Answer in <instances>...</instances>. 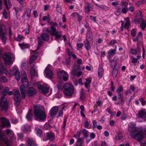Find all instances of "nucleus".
<instances>
[{
  "label": "nucleus",
  "mask_w": 146,
  "mask_h": 146,
  "mask_svg": "<svg viewBox=\"0 0 146 146\" xmlns=\"http://www.w3.org/2000/svg\"><path fill=\"white\" fill-rule=\"evenodd\" d=\"M22 76L21 82L22 85L20 87L22 98L24 99L25 98L26 92L29 97L34 96L36 94V90L33 87H31L29 88L27 91H26V88L29 86L28 80L25 73H23Z\"/></svg>",
  "instance_id": "f257e3e1"
},
{
  "label": "nucleus",
  "mask_w": 146,
  "mask_h": 146,
  "mask_svg": "<svg viewBox=\"0 0 146 146\" xmlns=\"http://www.w3.org/2000/svg\"><path fill=\"white\" fill-rule=\"evenodd\" d=\"M34 112L35 117L41 120L44 121L46 118L45 110L44 107L39 104L34 106Z\"/></svg>",
  "instance_id": "f03ea898"
},
{
  "label": "nucleus",
  "mask_w": 146,
  "mask_h": 146,
  "mask_svg": "<svg viewBox=\"0 0 146 146\" xmlns=\"http://www.w3.org/2000/svg\"><path fill=\"white\" fill-rule=\"evenodd\" d=\"M9 90V88L7 87H5L3 90V95L0 98V107H1V110L2 111H6L8 108V102L5 97L7 94Z\"/></svg>",
  "instance_id": "7ed1b4c3"
},
{
  "label": "nucleus",
  "mask_w": 146,
  "mask_h": 146,
  "mask_svg": "<svg viewBox=\"0 0 146 146\" xmlns=\"http://www.w3.org/2000/svg\"><path fill=\"white\" fill-rule=\"evenodd\" d=\"M64 93L65 96L70 97L72 96L74 91L73 86L68 83L65 84L63 86Z\"/></svg>",
  "instance_id": "20e7f679"
},
{
  "label": "nucleus",
  "mask_w": 146,
  "mask_h": 146,
  "mask_svg": "<svg viewBox=\"0 0 146 146\" xmlns=\"http://www.w3.org/2000/svg\"><path fill=\"white\" fill-rule=\"evenodd\" d=\"M6 134L11 136V137L9 139H5L4 140V142L7 146H9L12 142L15 140V137L13 132L10 129H8L7 130Z\"/></svg>",
  "instance_id": "39448f33"
},
{
  "label": "nucleus",
  "mask_w": 146,
  "mask_h": 146,
  "mask_svg": "<svg viewBox=\"0 0 146 146\" xmlns=\"http://www.w3.org/2000/svg\"><path fill=\"white\" fill-rule=\"evenodd\" d=\"M3 57L5 64L9 65L12 64L14 60V56L12 53L8 52L5 53Z\"/></svg>",
  "instance_id": "423d86ee"
},
{
  "label": "nucleus",
  "mask_w": 146,
  "mask_h": 146,
  "mask_svg": "<svg viewBox=\"0 0 146 146\" xmlns=\"http://www.w3.org/2000/svg\"><path fill=\"white\" fill-rule=\"evenodd\" d=\"M80 66L79 64H76L74 65L72 69V73L73 75L75 76L77 75L78 77L81 76L82 73L81 71H79Z\"/></svg>",
  "instance_id": "0eeeda50"
},
{
  "label": "nucleus",
  "mask_w": 146,
  "mask_h": 146,
  "mask_svg": "<svg viewBox=\"0 0 146 146\" xmlns=\"http://www.w3.org/2000/svg\"><path fill=\"white\" fill-rule=\"evenodd\" d=\"M13 99L14 100V104L16 106L19 105L20 103L21 98L19 90H17L15 92Z\"/></svg>",
  "instance_id": "6e6552de"
},
{
  "label": "nucleus",
  "mask_w": 146,
  "mask_h": 146,
  "mask_svg": "<svg viewBox=\"0 0 146 146\" xmlns=\"http://www.w3.org/2000/svg\"><path fill=\"white\" fill-rule=\"evenodd\" d=\"M58 77L60 79H62L65 81H67L68 78V75L67 72L64 70H61L58 72Z\"/></svg>",
  "instance_id": "1a4fd4ad"
},
{
  "label": "nucleus",
  "mask_w": 146,
  "mask_h": 146,
  "mask_svg": "<svg viewBox=\"0 0 146 146\" xmlns=\"http://www.w3.org/2000/svg\"><path fill=\"white\" fill-rule=\"evenodd\" d=\"M37 86L44 94H46L48 92L49 88L46 84H44L43 85L38 84Z\"/></svg>",
  "instance_id": "9d476101"
},
{
  "label": "nucleus",
  "mask_w": 146,
  "mask_h": 146,
  "mask_svg": "<svg viewBox=\"0 0 146 146\" xmlns=\"http://www.w3.org/2000/svg\"><path fill=\"white\" fill-rule=\"evenodd\" d=\"M0 37L4 44H5L7 39V33L5 30L2 29H0Z\"/></svg>",
  "instance_id": "9b49d317"
},
{
  "label": "nucleus",
  "mask_w": 146,
  "mask_h": 146,
  "mask_svg": "<svg viewBox=\"0 0 146 146\" xmlns=\"http://www.w3.org/2000/svg\"><path fill=\"white\" fill-rule=\"evenodd\" d=\"M51 67V65L48 64L44 70V73L45 76L48 78H51L52 77L53 73L50 69Z\"/></svg>",
  "instance_id": "f8f14e48"
},
{
  "label": "nucleus",
  "mask_w": 146,
  "mask_h": 146,
  "mask_svg": "<svg viewBox=\"0 0 146 146\" xmlns=\"http://www.w3.org/2000/svg\"><path fill=\"white\" fill-rule=\"evenodd\" d=\"M11 75L13 74L15 76V78L17 80H19L20 78V73L16 67H14L12 69L10 72Z\"/></svg>",
  "instance_id": "ddd939ff"
},
{
  "label": "nucleus",
  "mask_w": 146,
  "mask_h": 146,
  "mask_svg": "<svg viewBox=\"0 0 146 146\" xmlns=\"http://www.w3.org/2000/svg\"><path fill=\"white\" fill-rule=\"evenodd\" d=\"M1 122L2 124L1 127L2 128L5 127H10L11 124L9 120L6 118L1 117Z\"/></svg>",
  "instance_id": "4468645a"
},
{
  "label": "nucleus",
  "mask_w": 146,
  "mask_h": 146,
  "mask_svg": "<svg viewBox=\"0 0 146 146\" xmlns=\"http://www.w3.org/2000/svg\"><path fill=\"white\" fill-rule=\"evenodd\" d=\"M50 25L51 27H48L46 29V32L49 33L51 32H54L56 31V28L55 27L58 25L57 23L53 22H51Z\"/></svg>",
  "instance_id": "2eb2a0df"
},
{
  "label": "nucleus",
  "mask_w": 146,
  "mask_h": 146,
  "mask_svg": "<svg viewBox=\"0 0 146 146\" xmlns=\"http://www.w3.org/2000/svg\"><path fill=\"white\" fill-rule=\"evenodd\" d=\"M140 17L141 18L139 21L140 24V27L141 28L142 30H144L145 28L146 27V21L142 19L143 17V15L141 12L139 11Z\"/></svg>",
  "instance_id": "dca6fc26"
},
{
  "label": "nucleus",
  "mask_w": 146,
  "mask_h": 146,
  "mask_svg": "<svg viewBox=\"0 0 146 146\" xmlns=\"http://www.w3.org/2000/svg\"><path fill=\"white\" fill-rule=\"evenodd\" d=\"M62 32L61 31H56L54 32H51L49 33L51 35L55 36L56 37L55 40H58V39L60 38L62 36Z\"/></svg>",
  "instance_id": "f3484780"
},
{
  "label": "nucleus",
  "mask_w": 146,
  "mask_h": 146,
  "mask_svg": "<svg viewBox=\"0 0 146 146\" xmlns=\"http://www.w3.org/2000/svg\"><path fill=\"white\" fill-rule=\"evenodd\" d=\"M58 110V107L55 106L52 107L50 111V113L51 117H52L56 115Z\"/></svg>",
  "instance_id": "a211bd4d"
},
{
  "label": "nucleus",
  "mask_w": 146,
  "mask_h": 146,
  "mask_svg": "<svg viewBox=\"0 0 146 146\" xmlns=\"http://www.w3.org/2000/svg\"><path fill=\"white\" fill-rule=\"evenodd\" d=\"M92 44L93 41L85 40L84 47L87 50H89L91 48Z\"/></svg>",
  "instance_id": "6ab92c4d"
},
{
  "label": "nucleus",
  "mask_w": 146,
  "mask_h": 146,
  "mask_svg": "<svg viewBox=\"0 0 146 146\" xmlns=\"http://www.w3.org/2000/svg\"><path fill=\"white\" fill-rule=\"evenodd\" d=\"M142 33L141 32H139L138 35L136 37H134L133 38V41L134 42L137 41V45H138V43L142 41Z\"/></svg>",
  "instance_id": "aec40b11"
},
{
  "label": "nucleus",
  "mask_w": 146,
  "mask_h": 146,
  "mask_svg": "<svg viewBox=\"0 0 146 146\" xmlns=\"http://www.w3.org/2000/svg\"><path fill=\"white\" fill-rule=\"evenodd\" d=\"M31 12L30 8H28L26 9V12L23 16V18L25 19L28 20L29 19Z\"/></svg>",
  "instance_id": "412c9836"
},
{
  "label": "nucleus",
  "mask_w": 146,
  "mask_h": 146,
  "mask_svg": "<svg viewBox=\"0 0 146 146\" xmlns=\"http://www.w3.org/2000/svg\"><path fill=\"white\" fill-rule=\"evenodd\" d=\"M93 36L92 32L90 31H88L86 36V40L93 41Z\"/></svg>",
  "instance_id": "4be33fe9"
},
{
  "label": "nucleus",
  "mask_w": 146,
  "mask_h": 146,
  "mask_svg": "<svg viewBox=\"0 0 146 146\" xmlns=\"http://www.w3.org/2000/svg\"><path fill=\"white\" fill-rule=\"evenodd\" d=\"M30 74L31 77L38 76L37 72L36 71L35 68L33 66H31L30 70Z\"/></svg>",
  "instance_id": "5701e85b"
},
{
  "label": "nucleus",
  "mask_w": 146,
  "mask_h": 146,
  "mask_svg": "<svg viewBox=\"0 0 146 146\" xmlns=\"http://www.w3.org/2000/svg\"><path fill=\"white\" fill-rule=\"evenodd\" d=\"M140 117L143 119L146 117V111L145 109L140 110L138 113Z\"/></svg>",
  "instance_id": "b1692460"
},
{
  "label": "nucleus",
  "mask_w": 146,
  "mask_h": 146,
  "mask_svg": "<svg viewBox=\"0 0 146 146\" xmlns=\"http://www.w3.org/2000/svg\"><path fill=\"white\" fill-rule=\"evenodd\" d=\"M3 1L4 5L7 9H9L11 7L12 5L10 0H3Z\"/></svg>",
  "instance_id": "393cba45"
},
{
  "label": "nucleus",
  "mask_w": 146,
  "mask_h": 146,
  "mask_svg": "<svg viewBox=\"0 0 146 146\" xmlns=\"http://www.w3.org/2000/svg\"><path fill=\"white\" fill-rule=\"evenodd\" d=\"M109 62L111 63L110 66L113 69L115 68V66L116 65V59L115 58L113 59H110L109 58Z\"/></svg>",
  "instance_id": "a878e982"
},
{
  "label": "nucleus",
  "mask_w": 146,
  "mask_h": 146,
  "mask_svg": "<svg viewBox=\"0 0 146 146\" xmlns=\"http://www.w3.org/2000/svg\"><path fill=\"white\" fill-rule=\"evenodd\" d=\"M32 110L31 109L29 110L26 116V117L28 120L31 121L33 119V115L32 113Z\"/></svg>",
  "instance_id": "bb28decb"
},
{
  "label": "nucleus",
  "mask_w": 146,
  "mask_h": 146,
  "mask_svg": "<svg viewBox=\"0 0 146 146\" xmlns=\"http://www.w3.org/2000/svg\"><path fill=\"white\" fill-rule=\"evenodd\" d=\"M103 69L102 65L100 64L98 68V77L101 78L103 76Z\"/></svg>",
  "instance_id": "cd10ccee"
},
{
  "label": "nucleus",
  "mask_w": 146,
  "mask_h": 146,
  "mask_svg": "<svg viewBox=\"0 0 146 146\" xmlns=\"http://www.w3.org/2000/svg\"><path fill=\"white\" fill-rule=\"evenodd\" d=\"M37 56L38 55L36 53L31 56L30 58L29 63L30 64H32L35 61L36 59Z\"/></svg>",
  "instance_id": "c85d7f7f"
},
{
  "label": "nucleus",
  "mask_w": 146,
  "mask_h": 146,
  "mask_svg": "<svg viewBox=\"0 0 146 146\" xmlns=\"http://www.w3.org/2000/svg\"><path fill=\"white\" fill-rule=\"evenodd\" d=\"M126 22L125 24H124L123 21H121V27L120 28V30L121 31H123V27H124L125 29H126L127 30H128V22L127 21V20H128V18H127L125 19Z\"/></svg>",
  "instance_id": "c756f323"
},
{
  "label": "nucleus",
  "mask_w": 146,
  "mask_h": 146,
  "mask_svg": "<svg viewBox=\"0 0 146 146\" xmlns=\"http://www.w3.org/2000/svg\"><path fill=\"white\" fill-rule=\"evenodd\" d=\"M41 38L45 41H48L50 39L49 35L46 33H43L40 35Z\"/></svg>",
  "instance_id": "7c9ffc66"
},
{
  "label": "nucleus",
  "mask_w": 146,
  "mask_h": 146,
  "mask_svg": "<svg viewBox=\"0 0 146 146\" xmlns=\"http://www.w3.org/2000/svg\"><path fill=\"white\" fill-rule=\"evenodd\" d=\"M47 137L50 141H52L54 139V135L52 132H49L46 133Z\"/></svg>",
  "instance_id": "2f4dec72"
},
{
  "label": "nucleus",
  "mask_w": 146,
  "mask_h": 146,
  "mask_svg": "<svg viewBox=\"0 0 146 146\" xmlns=\"http://www.w3.org/2000/svg\"><path fill=\"white\" fill-rule=\"evenodd\" d=\"M86 82L85 83V85L86 88L89 89L90 86V84L92 81L91 78H88L86 79Z\"/></svg>",
  "instance_id": "473e14b6"
},
{
  "label": "nucleus",
  "mask_w": 146,
  "mask_h": 146,
  "mask_svg": "<svg viewBox=\"0 0 146 146\" xmlns=\"http://www.w3.org/2000/svg\"><path fill=\"white\" fill-rule=\"evenodd\" d=\"M30 129V126L27 125H24L22 127V130L25 133H27L29 131Z\"/></svg>",
  "instance_id": "72a5a7b5"
},
{
  "label": "nucleus",
  "mask_w": 146,
  "mask_h": 146,
  "mask_svg": "<svg viewBox=\"0 0 146 146\" xmlns=\"http://www.w3.org/2000/svg\"><path fill=\"white\" fill-rule=\"evenodd\" d=\"M28 146H37V145L35 144V141L31 138H29L28 139Z\"/></svg>",
  "instance_id": "f704fd0d"
},
{
  "label": "nucleus",
  "mask_w": 146,
  "mask_h": 146,
  "mask_svg": "<svg viewBox=\"0 0 146 146\" xmlns=\"http://www.w3.org/2000/svg\"><path fill=\"white\" fill-rule=\"evenodd\" d=\"M4 73L7 74L8 73V72L6 68L3 67L2 64L0 66V75L3 74Z\"/></svg>",
  "instance_id": "c9c22d12"
},
{
  "label": "nucleus",
  "mask_w": 146,
  "mask_h": 146,
  "mask_svg": "<svg viewBox=\"0 0 146 146\" xmlns=\"http://www.w3.org/2000/svg\"><path fill=\"white\" fill-rule=\"evenodd\" d=\"M67 52L68 54L70 56H72L74 60V61H76L77 59H78L76 56L75 54H73L72 52H70L69 49H67Z\"/></svg>",
  "instance_id": "e433bc0d"
},
{
  "label": "nucleus",
  "mask_w": 146,
  "mask_h": 146,
  "mask_svg": "<svg viewBox=\"0 0 146 146\" xmlns=\"http://www.w3.org/2000/svg\"><path fill=\"white\" fill-rule=\"evenodd\" d=\"M117 93V96H118V99H119V100L118 101L117 104H121L123 101V92H120L119 93Z\"/></svg>",
  "instance_id": "4c0bfd02"
},
{
  "label": "nucleus",
  "mask_w": 146,
  "mask_h": 146,
  "mask_svg": "<svg viewBox=\"0 0 146 146\" xmlns=\"http://www.w3.org/2000/svg\"><path fill=\"white\" fill-rule=\"evenodd\" d=\"M14 38L16 41L21 42L25 38L23 35H18L17 37L14 36Z\"/></svg>",
  "instance_id": "58836bf2"
},
{
  "label": "nucleus",
  "mask_w": 146,
  "mask_h": 146,
  "mask_svg": "<svg viewBox=\"0 0 146 146\" xmlns=\"http://www.w3.org/2000/svg\"><path fill=\"white\" fill-rule=\"evenodd\" d=\"M83 139L79 138L78 139L77 142L76 143L75 146H83Z\"/></svg>",
  "instance_id": "ea45409f"
},
{
  "label": "nucleus",
  "mask_w": 146,
  "mask_h": 146,
  "mask_svg": "<svg viewBox=\"0 0 146 146\" xmlns=\"http://www.w3.org/2000/svg\"><path fill=\"white\" fill-rule=\"evenodd\" d=\"M19 45L22 49L28 48L30 47V46L28 44H25L24 43H19Z\"/></svg>",
  "instance_id": "a19ab883"
},
{
  "label": "nucleus",
  "mask_w": 146,
  "mask_h": 146,
  "mask_svg": "<svg viewBox=\"0 0 146 146\" xmlns=\"http://www.w3.org/2000/svg\"><path fill=\"white\" fill-rule=\"evenodd\" d=\"M140 48L139 45H137V50L133 48L131 49L130 51V52L133 54H136L137 52L140 51Z\"/></svg>",
  "instance_id": "79ce46f5"
},
{
  "label": "nucleus",
  "mask_w": 146,
  "mask_h": 146,
  "mask_svg": "<svg viewBox=\"0 0 146 146\" xmlns=\"http://www.w3.org/2000/svg\"><path fill=\"white\" fill-rule=\"evenodd\" d=\"M116 51L115 49H110L108 52L109 58H110V56H113L115 54Z\"/></svg>",
  "instance_id": "37998d69"
},
{
  "label": "nucleus",
  "mask_w": 146,
  "mask_h": 146,
  "mask_svg": "<svg viewBox=\"0 0 146 146\" xmlns=\"http://www.w3.org/2000/svg\"><path fill=\"white\" fill-rule=\"evenodd\" d=\"M7 79L4 76H2L0 77V82L3 83H6L7 82Z\"/></svg>",
  "instance_id": "c03bdc74"
},
{
  "label": "nucleus",
  "mask_w": 146,
  "mask_h": 146,
  "mask_svg": "<svg viewBox=\"0 0 146 146\" xmlns=\"http://www.w3.org/2000/svg\"><path fill=\"white\" fill-rule=\"evenodd\" d=\"M27 64L26 60L23 61L21 62V68L22 69H24L26 68Z\"/></svg>",
  "instance_id": "a18cd8bd"
},
{
  "label": "nucleus",
  "mask_w": 146,
  "mask_h": 146,
  "mask_svg": "<svg viewBox=\"0 0 146 146\" xmlns=\"http://www.w3.org/2000/svg\"><path fill=\"white\" fill-rule=\"evenodd\" d=\"M36 134L37 135L40 136L42 135V131L41 129L37 128L36 129Z\"/></svg>",
  "instance_id": "49530a36"
},
{
  "label": "nucleus",
  "mask_w": 146,
  "mask_h": 146,
  "mask_svg": "<svg viewBox=\"0 0 146 146\" xmlns=\"http://www.w3.org/2000/svg\"><path fill=\"white\" fill-rule=\"evenodd\" d=\"M91 9V7L89 4H88L84 8L85 12L87 13H88L90 10Z\"/></svg>",
  "instance_id": "de8ad7c7"
},
{
  "label": "nucleus",
  "mask_w": 146,
  "mask_h": 146,
  "mask_svg": "<svg viewBox=\"0 0 146 146\" xmlns=\"http://www.w3.org/2000/svg\"><path fill=\"white\" fill-rule=\"evenodd\" d=\"M88 131L86 129H84L82 130V133L86 137H88Z\"/></svg>",
  "instance_id": "09e8293b"
},
{
  "label": "nucleus",
  "mask_w": 146,
  "mask_h": 146,
  "mask_svg": "<svg viewBox=\"0 0 146 146\" xmlns=\"http://www.w3.org/2000/svg\"><path fill=\"white\" fill-rule=\"evenodd\" d=\"M66 121H67L66 118H64L63 123L62 126V130L63 131H64V130H65V129L66 128Z\"/></svg>",
  "instance_id": "8fccbe9b"
},
{
  "label": "nucleus",
  "mask_w": 146,
  "mask_h": 146,
  "mask_svg": "<svg viewBox=\"0 0 146 146\" xmlns=\"http://www.w3.org/2000/svg\"><path fill=\"white\" fill-rule=\"evenodd\" d=\"M123 90V87L121 86H120L116 90V91L117 93H119L120 92H122Z\"/></svg>",
  "instance_id": "3c124183"
},
{
  "label": "nucleus",
  "mask_w": 146,
  "mask_h": 146,
  "mask_svg": "<svg viewBox=\"0 0 146 146\" xmlns=\"http://www.w3.org/2000/svg\"><path fill=\"white\" fill-rule=\"evenodd\" d=\"M37 39L38 40V47H40L42 44L43 43V42L42 40L39 37H38Z\"/></svg>",
  "instance_id": "603ef678"
},
{
  "label": "nucleus",
  "mask_w": 146,
  "mask_h": 146,
  "mask_svg": "<svg viewBox=\"0 0 146 146\" xmlns=\"http://www.w3.org/2000/svg\"><path fill=\"white\" fill-rule=\"evenodd\" d=\"M118 70L115 68L113 69V77H115L118 73Z\"/></svg>",
  "instance_id": "864d4df0"
},
{
  "label": "nucleus",
  "mask_w": 146,
  "mask_h": 146,
  "mask_svg": "<svg viewBox=\"0 0 146 146\" xmlns=\"http://www.w3.org/2000/svg\"><path fill=\"white\" fill-rule=\"evenodd\" d=\"M121 9L118 8L115 12V14L117 16L119 15L121 13Z\"/></svg>",
  "instance_id": "5fc2aeb1"
},
{
  "label": "nucleus",
  "mask_w": 146,
  "mask_h": 146,
  "mask_svg": "<svg viewBox=\"0 0 146 146\" xmlns=\"http://www.w3.org/2000/svg\"><path fill=\"white\" fill-rule=\"evenodd\" d=\"M118 140H121L122 139L123 136L121 132L120 131L118 132Z\"/></svg>",
  "instance_id": "6e6d98bb"
},
{
  "label": "nucleus",
  "mask_w": 146,
  "mask_h": 146,
  "mask_svg": "<svg viewBox=\"0 0 146 146\" xmlns=\"http://www.w3.org/2000/svg\"><path fill=\"white\" fill-rule=\"evenodd\" d=\"M3 17L5 19H7L8 18L7 13L5 10H4L3 13Z\"/></svg>",
  "instance_id": "4d7b16f0"
},
{
  "label": "nucleus",
  "mask_w": 146,
  "mask_h": 146,
  "mask_svg": "<svg viewBox=\"0 0 146 146\" xmlns=\"http://www.w3.org/2000/svg\"><path fill=\"white\" fill-rule=\"evenodd\" d=\"M81 134V132L80 131H78L77 132V133L76 135H74V137L76 138L77 139H79V138H80V136Z\"/></svg>",
  "instance_id": "13d9d810"
},
{
  "label": "nucleus",
  "mask_w": 146,
  "mask_h": 146,
  "mask_svg": "<svg viewBox=\"0 0 146 146\" xmlns=\"http://www.w3.org/2000/svg\"><path fill=\"white\" fill-rule=\"evenodd\" d=\"M93 125L92 127L93 128H94L96 127L97 126L98 123L96 120H94L92 121Z\"/></svg>",
  "instance_id": "bf43d9fd"
},
{
  "label": "nucleus",
  "mask_w": 146,
  "mask_h": 146,
  "mask_svg": "<svg viewBox=\"0 0 146 146\" xmlns=\"http://www.w3.org/2000/svg\"><path fill=\"white\" fill-rule=\"evenodd\" d=\"M143 3V1L140 0L136 3L135 5L137 7H139V6L142 5Z\"/></svg>",
  "instance_id": "052dcab7"
},
{
  "label": "nucleus",
  "mask_w": 146,
  "mask_h": 146,
  "mask_svg": "<svg viewBox=\"0 0 146 146\" xmlns=\"http://www.w3.org/2000/svg\"><path fill=\"white\" fill-rule=\"evenodd\" d=\"M136 30L135 29H133L131 31V33L132 36H135L136 35Z\"/></svg>",
  "instance_id": "680f3d73"
},
{
  "label": "nucleus",
  "mask_w": 146,
  "mask_h": 146,
  "mask_svg": "<svg viewBox=\"0 0 146 146\" xmlns=\"http://www.w3.org/2000/svg\"><path fill=\"white\" fill-rule=\"evenodd\" d=\"M89 125L88 122L87 121H85L84 124V127L89 129V128L88 127Z\"/></svg>",
  "instance_id": "e2e57ef3"
},
{
  "label": "nucleus",
  "mask_w": 146,
  "mask_h": 146,
  "mask_svg": "<svg viewBox=\"0 0 146 146\" xmlns=\"http://www.w3.org/2000/svg\"><path fill=\"white\" fill-rule=\"evenodd\" d=\"M17 1L21 5H24L25 4V0H17Z\"/></svg>",
  "instance_id": "0e129e2a"
},
{
  "label": "nucleus",
  "mask_w": 146,
  "mask_h": 146,
  "mask_svg": "<svg viewBox=\"0 0 146 146\" xmlns=\"http://www.w3.org/2000/svg\"><path fill=\"white\" fill-rule=\"evenodd\" d=\"M111 87L110 89H111V90L112 91H114L115 90V88L113 86V81H111Z\"/></svg>",
  "instance_id": "69168bd1"
},
{
  "label": "nucleus",
  "mask_w": 146,
  "mask_h": 146,
  "mask_svg": "<svg viewBox=\"0 0 146 146\" xmlns=\"http://www.w3.org/2000/svg\"><path fill=\"white\" fill-rule=\"evenodd\" d=\"M18 122V120L16 118H13L11 119V122L14 124H16Z\"/></svg>",
  "instance_id": "338daca9"
},
{
  "label": "nucleus",
  "mask_w": 146,
  "mask_h": 146,
  "mask_svg": "<svg viewBox=\"0 0 146 146\" xmlns=\"http://www.w3.org/2000/svg\"><path fill=\"white\" fill-rule=\"evenodd\" d=\"M78 14L76 12H74L72 13L71 14V16L72 17H76L77 18Z\"/></svg>",
  "instance_id": "774afa93"
}]
</instances>
